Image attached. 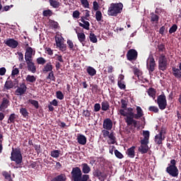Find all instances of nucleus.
Here are the masks:
<instances>
[{"label": "nucleus", "instance_id": "nucleus-33", "mask_svg": "<svg viewBox=\"0 0 181 181\" xmlns=\"http://www.w3.org/2000/svg\"><path fill=\"white\" fill-rule=\"evenodd\" d=\"M66 175H64V174H61L54 177L52 181H66Z\"/></svg>", "mask_w": 181, "mask_h": 181}, {"label": "nucleus", "instance_id": "nucleus-32", "mask_svg": "<svg viewBox=\"0 0 181 181\" xmlns=\"http://www.w3.org/2000/svg\"><path fill=\"white\" fill-rule=\"evenodd\" d=\"M95 20L98 21V22H100V21H103V14L101 13L100 11H96V13L95 14Z\"/></svg>", "mask_w": 181, "mask_h": 181}, {"label": "nucleus", "instance_id": "nucleus-59", "mask_svg": "<svg viewBox=\"0 0 181 181\" xmlns=\"http://www.w3.org/2000/svg\"><path fill=\"white\" fill-rule=\"evenodd\" d=\"M51 26L52 28H54V29H57V28H59V23L54 21L51 23Z\"/></svg>", "mask_w": 181, "mask_h": 181}, {"label": "nucleus", "instance_id": "nucleus-40", "mask_svg": "<svg viewBox=\"0 0 181 181\" xmlns=\"http://www.w3.org/2000/svg\"><path fill=\"white\" fill-rule=\"evenodd\" d=\"M80 2L86 9L89 8L90 4L88 0H80Z\"/></svg>", "mask_w": 181, "mask_h": 181}, {"label": "nucleus", "instance_id": "nucleus-47", "mask_svg": "<svg viewBox=\"0 0 181 181\" xmlns=\"http://www.w3.org/2000/svg\"><path fill=\"white\" fill-rule=\"evenodd\" d=\"M5 88L6 90H11V88H13V84L11 81H6Z\"/></svg>", "mask_w": 181, "mask_h": 181}, {"label": "nucleus", "instance_id": "nucleus-61", "mask_svg": "<svg viewBox=\"0 0 181 181\" xmlns=\"http://www.w3.org/2000/svg\"><path fill=\"white\" fill-rule=\"evenodd\" d=\"M5 73H6V69L5 67L0 68V76H5Z\"/></svg>", "mask_w": 181, "mask_h": 181}, {"label": "nucleus", "instance_id": "nucleus-39", "mask_svg": "<svg viewBox=\"0 0 181 181\" xmlns=\"http://www.w3.org/2000/svg\"><path fill=\"white\" fill-rule=\"evenodd\" d=\"M178 26L176 24H173V26H171L169 28V33L172 35V33H175L177 30Z\"/></svg>", "mask_w": 181, "mask_h": 181}, {"label": "nucleus", "instance_id": "nucleus-4", "mask_svg": "<svg viewBox=\"0 0 181 181\" xmlns=\"http://www.w3.org/2000/svg\"><path fill=\"white\" fill-rule=\"evenodd\" d=\"M166 173H168L170 176L173 177H177L179 175V170L176 166V160H171L170 164H168V167L166 168Z\"/></svg>", "mask_w": 181, "mask_h": 181}, {"label": "nucleus", "instance_id": "nucleus-22", "mask_svg": "<svg viewBox=\"0 0 181 181\" xmlns=\"http://www.w3.org/2000/svg\"><path fill=\"white\" fill-rule=\"evenodd\" d=\"M173 74L177 78H181V70L175 66L172 67Z\"/></svg>", "mask_w": 181, "mask_h": 181}, {"label": "nucleus", "instance_id": "nucleus-23", "mask_svg": "<svg viewBox=\"0 0 181 181\" xmlns=\"http://www.w3.org/2000/svg\"><path fill=\"white\" fill-rule=\"evenodd\" d=\"M86 71L90 76H94L97 74V71L92 66H88Z\"/></svg>", "mask_w": 181, "mask_h": 181}, {"label": "nucleus", "instance_id": "nucleus-50", "mask_svg": "<svg viewBox=\"0 0 181 181\" xmlns=\"http://www.w3.org/2000/svg\"><path fill=\"white\" fill-rule=\"evenodd\" d=\"M115 154L116 158H117L119 159H122L124 158L123 155L117 149L115 150Z\"/></svg>", "mask_w": 181, "mask_h": 181}, {"label": "nucleus", "instance_id": "nucleus-56", "mask_svg": "<svg viewBox=\"0 0 181 181\" xmlns=\"http://www.w3.org/2000/svg\"><path fill=\"white\" fill-rule=\"evenodd\" d=\"M100 109H102V107L99 103L95 104V106H94L95 112H98V111H100Z\"/></svg>", "mask_w": 181, "mask_h": 181}, {"label": "nucleus", "instance_id": "nucleus-48", "mask_svg": "<svg viewBox=\"0 0 181 181\" xmlns=\"http://www.w3.org/2000/svg\"><path fill=\"white\" fill-rule=\"evenodd\" d=\"M37 64H46V59L43 57H38L37 59Z\"/></svg>", "mask_w": 181, "mask_h": 181}, {"label": "nucleus", "instance_id": "nucleus-10", "mask_svg": "<svg viewBox=\"0 0 181 181\" xmlns=\"http://www.w3.org/2000/svg\"><path fill=\"white\" fill-rule=\"evenodd\" d=\"M157 64L153 56H150L146 62V68L149 73L155 71Z\"/></svg>", "mask_w": 181, "mask_h": 181}, {"label": "nucleus", "instance_id": "nucleus-60", "mask_svg": "<svg viewBox=\"0 0 181 181\" xmlns=\"http://www.w3.org/2000/svg\"><path fill=\"white\" fill-rule=\"evenodd\" d=\"M98 2L95 1H93V9L95 11H98Z\"/></svg>", "mask_w": 181, "mask_h": 181}, {"label": "nucleus", "instance_id": "nucleus-25", "mask_svg": "<svg viewBox=\"0 0 181 181\" xmlns=\"http://www.w3.org/2000/svg\"><path fill=\"white\" fill-rule=\"evenodd\" d=\"M108 138L110 139V143L108 141L109 144H115L116 143V137L114 132H111L109 134Z\"/></svg>", "mask_w": 181, "mask_h": 181}, {"label": "nucleus", "instance_id": "nucleus-52", "mask_svg": "<svg viewBox=\"0 0 181 181\" xmlns=\"http://www.w3.org/2000/svg\"><path fill=\"white\" fill-rule=\"evenodd\" d=\"M110 130H107L106 129H103L102 130V135L104 138H106V137H109L110 136Z\"/></svg>", "mask_w": 181, "mask_h": 181}, {"label": "nucleus", "instance_id": "nucleus-46", "mask_svg": "<svg viewBox=\"0 0 181 181\" xmlns=\"http://www.w3.org/2000/svg\"><path fill=\"white\" fill-rule=\"evenodd\" d=\"M148 111L154 112V113H158L159 111V109L158 108L157 106H150L148 107Z\"/></svg>", "mask_w": 181, "mask_h": 181}, {"label": "nucleus", "instance_id": "nucleus-17", "mask_svg": "<svg viewBox=\"0 0 181 181\" xmlns=\"http://www.w3.org/2000/svg\"><path fill=\"white\" fill-rule=\"evenodd\" d=\"M76 33L79 42L82 45L83 47L86 46V35L84 33H78L76 31Z\"/></svg>", "mask_w": 181, "mask_h": 181}, {"label": "nucleus", "instance_id": "nucleus-14", "mask_svg": "<svg viewBox=\"0 0 181 181\" xmlns=\"http://www.w3.org/2000/svg\"><path fill=\"white\" fill-rule=\"evenodd\" d=\"M25 62L27 64L28 71L35 74V73L37 71V69L36 65H35V62H33V59L25 61Z\"/></svg>", "mask_w": 181, "mask_h": 181}, {"label": "nucleus", "instance_id": "nucleus-55", "mask_svg": "<svg viewBox=\"0 0 181 181\" xmlns=\"http://www.w3.org/2000/svg\"><path fill=\"white\" fill-rule=\"evenodd\" d=\"M19 74V69L18 68H13L11 72L13 76H18Z\"/></svg>", "mask_w": 181, "mask_h": 181}, {"label": "nucleus", "instance_id": "nucleus-57", "mask_svg": "<svg viewBox=\"0 0 181 181\" xmlns=\"http://www.w3.org/2000/svg\"><path fill=\"white\" fill-rule=\"evenodd\" d=\"M45 52L49 56H52V54H53V50H52V48H50V47H46L45 48Z\"/></svg>", "mask_w": 181, "mask_h": 181}, {"label": "nucleus", "instance_id": "nucleus-42", "mask_svg": "<svg viewBox=\"0 0 181 181\" xmlns=\"http://www.w3.org/2000/svg\"><path fill=\"white\" fill-rule=\"evenodd\" d=\"M42 15L43 16H45V17L52 16V15H53V12L50 9L45 10L42 12Z\"/></svg>", "mask_w": 181, "mask_h": 181}, {"label": "nucleus", "instance_id": "nucleus-44", "mask_svg": "<svg viewBox=\"0 0 181 181\" xmlns=\"http://www.w3.org/2000/svg\"><path fill=\"white\" fill-rule=\"evenodd\" d=\"M117 86L122 90H124L127 88L125 81H117Z\"/></svg>", "mask_w": 181, "mask_h": 181}, {"label": "nucleus", "instance_id": "nucleus-34", "mask_svg": "<svg viewBox=\"0 0 181 181\" xmlns=\"http://www.w3.org/2000/svg\"><path fill=\"white\" fill-rule=\"evenodd\" d=\"M49 4L52 8H59L60 3L57 0H49Z\"/></svg>", "mask_w": 181, "mask_h": 181}, {"label": "nucleus", "instance_id": "nucleus-53", "mask_svg": "<svg viewBox=\"0 0 181 181\" xmlns=\"http://www.w3.org/2000/svg\"><path fill=\"white\" fill-rule=\"evenodd\" d=\"M158 49L160 52H164L165 50H166V48L165 47L164 44H159L158 45Z\"/></svg>", "mask_w": 181, "mask_h": 181}, {"label": "nucleus", "instance_id": "nucleus-15", "mask_svg": "<svg viewBox=\"0 0 181 181\" xmlns=\"http://www.w3.org/2000/svg\"><path fill=\"white\" fill-rule=\"evenodd\" d=\"M33 56V48L31 47H28L25 49V62H29V60H33L32 59Z\"/></svg>", "mask_w": 181, "mask_h": 181}, {"label": "nucleus", "instance_id": "nucleus-16", "mask_svg": "<svg viewBox=\"0 0 181 181\" xmlns=\"http://www.w3.org/2000/svg\"><path fill=\"white\" fill-rule=\"evenodd\" d=\"M113 127L112 121L110 119H106L103 122V127L107 131H111Z\"/></svg>", "mask_w": 181, "mask_h": 181}, {"label": "nucleus", "instance_id": "nucleus-62", "mask_svg": "<svg viewBox=\"0 0 181 181\" xmlns=\"http://www.w3.org/2000/svg\"><path fill=\"white\" fill-rule=\"evenodd\" d=\"M125 111H127V114H134V109L132 107H127Z\"/></svg>", "mask_w": 181, "mask_h": 181}, {"label": "nucleus", "instance_id": "nucleus-63", "mask_svg": "<svg viewBox=\"0 0 181 181\" xmlns=\"http://www.w3.org/2000/svg\"><path fill=\"white\" fill-rule=\"evenodd\" d=\"M17 54L18 55V60L23 62V54L22 52H17Z\"/></svg>", "mask_w": 181, "mask_h": 181}, {"label": "nucleus", "instance_id": "nucleus-58", "mask_svg": "<svg viewBox=\"0 0 181 181\" xmlns=\"http://www.w3.org/2000/svg\"><path fill=\"white\" fill-rule=\"evenodd\" d=\"M3 176H4L5 179H6V180H8V181L11 180V175H9V173L5 172L3 173Z\"/></svg>", "mask_w": 181, "mask_h": 181}, {"label": "nucleus", "instance_id": "nucleus-64", "mask_svg": "<svg viewBox=\"0 0 181 181\" xmlns=\"http://www.w3.org/2000/svg\"><path fill=\"white\" fill-rule=\"evenodd\" d=\"M136 112L137 114H143L142 108L140 106L136 107Z\"/></svg>", "mask_w": 181, "mask_h": 181}, {"label": "nucleus", "instance_id": "nucleus-24", "mask_svg": "<svg viewBox=\"0 0 181 181\" xmlns=\"http://www.w3.org/2000/svg\"><path fill=\"white\" fill-rule=\"evenodd\" d=\"M53 66H52V64L47 63L43 68L42 71L43 73L46 74L49 71H53Z\"/></svg>", "mask_w": 181, "mask_h": 181}, {"label": "nucleus", "instance_id": "nucleus-49", "mask_svg": "<svg viewBox=\"0 0 181 181\" xmlns=\"http://www.w3.org/2000/svg\"><path fill=\"white\" fill-rule=\"evenodd\" d=\"M29 103L32 104V105L35 106V108H39V102L35 100H29Z\"/></svg>", "mask_w": 181, "mask_h": 181}, {"label": "nucleus", "instance_id": "nucleus-37", "mask_svg": "<svg viewBox=\"0 0 181 181\" xmlns=\"http://www.w3.org/2000/svg\"><path fill=\"white\" fill-rule=\"evenodd\" d=\"M51 156L52 158H59L60 156V151L54 150V151H51Z\"/></svg>", "mask_w": 181, "mask_h": 181}, {"label": "nucleus", "instance_id": "nucleus-26", "mask_svg": "<svg viewBox=\"0 0 181 181\" xmlns=\"http://www.w3.org/2000/svg\"><path fill=\"white\" fill-rule=\"evenodd\" d=\"M147 93L150 97H152L153 98H156V90L153 88H150L148 89Z\"/></svg>", "mask_w": 181, "mask_h": 181}, {"label": "nucleus", "instance_id": "nucleus-19", "mask_svg": "<svg viewBox=\"0 0 181 181\" xmlns=\"http://www.w3.org/2000/svg\"><path fill=\"white\" fill-rule=\"evenodd\" d=\"M8 105H9V100L6 98H4L2 103L0 105V110L1 111H4V110H6V108H8Z\"/></svg>", "mask_w": 181, "mask_h": 181}, {"label": "nucleus", "instance_id": "nucleus-27", "mask_svg": "<svg viewBox=\"0 0 181 181\" xmlns=\"http://www.w3.org/2000/svg\"><path fill=\"white\" fill-rule=\"evenodd\" d=\"M27 83H36V76L33 75H28L25 78Z\"/></svg>", "mask_w": 181, "mask_h": 181}, {"label": "nucleus", "instance_id": "nucleus-12", "mask_svg": "<svg viewBox=\"0 0 181 181\" xmlns=\"http://www.w3.org/2000/svg\"><path fill=\"white\" fill-rule=\"evenodd\" d=\"M4 43L8 47H11V49H16L19 45V42L13 38H8L4 40Z\"/></svg>", "mask_w": 181, "mask_h": 181}, {"label": "nucleus", "instance_id": "nucleus-30", "mask_svg": "<svg viewBox=\"0 0 181 181\" xmlns=\"http://www.w3.org/2000/svg\"><path fill=\"white\" fill-rule=\"evenodd\" d=\"M89 39L92 43H97L98 42L97 36L92 32L89 33Z\"/></svg>", "mask_w": 181, "mask_h": 181}, {"label": "nucleus", "instance_id": "nucleus-41", "mask_svg": "<svg viewBox=\"0 0 181 181\" xmlns=\"http://www.w3.org/2000/svg\"><path fill=\"white\" fill-rule=\"evenodd\" d=\"M2 141H4V134H2L0 128V153H2V151L4 149V146H2Z\"/></svg>", "mask_w": 181, "mask_h": 181}, {"label": "nucleus", "instance_id": "nucleus-9", "mask_svg": "<svg viewBox=\"0 0 181 181\" xmlns=\"http://www.w3.org/2000/svg\"><path fill=\"white\" fill-rule=\"evenodd\" d=\"M157 104L161 110L166 109L167 107V100L166 95L164 93H162L157 98Z\"/></svg>", "mask_w": 181, "mask_h": 181}, {"label": "nucleus", "instance_id": "nucleus-54", "mask_svg": "<svg viewBox=\"0 0 181 181\" xmlns=\"http://www.w3.org/2000/svg\"><path fill=\"white\" fill-rule=\"evenodd\" d=\"M57 98L59 100H63L64 98V95H63V93L62 91L59 90L57 92Z\"/></svg>", "mask_w": 181, "mask_h": 181}, {"label": "nucleus", "instance_id": "nucleus-29", "mask_svg": "<svg viewBox=\"0 0 181 181\" xmlns=\"http://www.w3.org/2000/svg\"><path fill=\"white\" fill-rule=\"evenodd\" d=\"M79 23V26L83 28V29H86L87 30H90V24L88 21H85L83 23Z\"/></svg>", "mask_w": 181, "mask_h": 181}, {"label": "nucleus", "instance_id": "nucleus-1", "mask_svg": "<svg viewBox=\"0 0 181 181\" xmlns=\"http://www.w3.org/2000/svg\"><path fill=\"white\" fill-rule=\"evenodd\" d=\"M81 168L82 171L79 168H74L72 169L71 175L74 181L89 180L90 175H88V174L91 172L90 165L88 163H82Z\"/></svg>", "mask_w": 181, "mask_h": 181}, {"label": "nucleus", "instance_id": "nucleus-6", "mask_svg": "<svg viewBox=\"0 0 181 181\" xmlns=\"http://www.w3.org/2000/svg\"><path fill=\"white\" fill-rule=\"evenodd\" d=\"M168 68V59L164 54H161L158 57V69L165 71Z\"/></svg>", "mask_w": 181, "mask_h": 181}, {"label": "nucleus", "instance_id": "nucleus-18", "mask_svg": "<svg viewBox=\"0 0 181 181\" xmlns=\"http://www.w3.org/2000/svg\"><path fill=\"white\" fill-rule=\"evenodd\" d=\"M136 148V146H132L131 148H129L127 151V154L128 157L130 158H134L136 153H135V149Z\"/></svg>", "mask_w": 181, "mask_h": 181}, {"label": "nucleus", "instance_id": "nucleus-21", "mask_svg": "<svg viewBox=\"0 0 181 181\" xmlns=\"http://www.w3.org/2000/svg\"><path fill=\"white\" fill-rule=\"evenodd\" d=\"M93 175L98 177L100 181H103L105 177L104 174L98 169L95 170Z\"/></svg>", "mask_w": 181, "mask_h": 181}, {"label": "nucleus", "instance_id": "nucleus-3", "mask_svg": "<svg viewBox=\"0 0 181 181\" xmlns=\"http://www.w3.org/2000/svg\"><path fill=\"white\" fill-rule=\"evenodd\" d=\"M122 3H111L107 11V14L110 16H117L122 13Z\"/></svg>", "mask_w": 181, "mask_h": 181}, {"label": "nucleus", "instance_id": "nucleus-20", "mask_svg": "<svg viewBox=\"0 0 181 181\" xmlns=\"http://www.w3.org/2000/svg\"><path fill=\"white\" fill-rule=\"evenodd\" d=\"M77 141L80 145H86L87 143V138L82 134H80L77 137Z\"/></svg>", "mask_w": 181, "mask_h": 181}, {"label": "nucleus", "instance_id": "nucleus-28", "mask_svg": "<svg viewBox=\"0 0 181 181\" xmlns=\"http://www.w3.org/2000/svg\"><path fill=\"white\" fill-rule=\"evenodd\" d=\"M101 105H102L101 109L103 111H107L110 108V104L107 102V100H103V102H102L101 103Z\"/></svg>", "mask_w": 181, "mask_h": 181}, {"label": "nucleus", "instance_id": "nucleus-11", "mask_svg": "<svg viewBox=\"0 0 181 181\" xmlns=\"http://www.w3.org/2000/svg\"><path fill=\"white\" fill-rule=\"evenodd\" d=\"M138 57V52L136 49H131L127 51V59L129 62L136 61Z\"/></svg>", "mask_w": 181, "mask_h": 181}, {"label": "nucleus", "instance_id": "nucleus-5", "mask_svg": "<svg viewBox=\"0 0 181 181\" xmlns=\"http://www.w3.org/2000/svg\"><path fill=\"white\" fill-rule=\"evenodd\" d=\"M11 160H13L14 162H16L17 165L22 163V153H21V149L13 148L11 152Z\"/></svg>", "mask_w": 181, "mask_h": 181}, {"label": "nucleus", "instance_id": "nucleus-43", "mask_svg": "<svg viewBox=\"0 0 181 181\" xmlns=\"http://www.w3.org/2000/svg\"><path fill=\"white\" fill-rule=\"evenodd\" d=\"M121 108L122 109H124V110H127V105H128V102L127 100H124V99H121Z\"/></svg>", "mask_w": 181, "mask_h": 181}, {"label": "nucleus", "instance_id": "nucleus-51", "mask_svg": "<svg viewBox=\"0 0 181 181\" xmlns=\"http://www.w3.org/2000/svg\"><path fill=\"white\" fill-rule=\"evenodd\" d=\"M15 119H16V115L11 114L8 119V124H11V122H15Z\"/></svg>", "mask_w": 181, "mask_h": 181}, {"label": "nucleus", "instance_id": "nucleus-7", "mask_svg": "<svg viewBox=\"0 0 181 181\" xmlns=\"http://www.w3.org/2000/svg\"><path fill=\"white\" fill-rule=\"evenodd\" d=\"M122 116L125 117L124 120L127 126L133 125L134 128L137 127V122L134 119V114H122Z\"/></svg>", "mask_w": 181, "mask_h": 181}, {"label": "nucleus", "instance_id": "nucleus-2", "mask_svg": "<svg viewBox=\"0 0 181 181\" xmlns=\"http://www.w3.org/2000/svg\"><path fill=\"white\" fill-rule=\"evenodd\" d=\"M144 138H141L140 146L139 147V152L141 154L147 153L150 149L148 144L150 143L151 133L149 131H143Z\"/></svg>", "mask_w": 181, "mask_h": 181}, {"label": "nucleus", "instance_id": "nucleus-35", "mask_svg": "<svg viewBox=\"0 0 181 181\" xmlns=\"http://www.w3.org/2000/svg\"><path fill=\"white\" fill-rule=\"evenodd\" d=\"M159 21V16L153 13H151V21L158 23Z\"/></svg>", "mask_w": 181, "mask_h": 181}, {"label": "nucleus", "instance_id": "nucleus-38", "mask_svg": "<svg viewBox=\"0 0 181 181\" xmlns=\"http://www.w3.org/2000/svg\"><path fill=\"white\" fill-rule=\"evenodd\" d=\"M62 37H55V41H56V44L57 47H62V46H63V44L62 43Z\"/></svg>", "mask_w": 181, "mask_h": 181}, {"label": "nucleus", "instance_id": "nucleus-13", "mask_svg": "<svg viewBox=\"0 0 181 181\" xmlns=\"http://www.w3.org/2000/svg\"><path fill=\"white\" fill-rule=\"evenodd\" d=\"M27 90L28 87L25 83H20V86L16 90V95H23V94H25Z\"/></svg>", "mask_w": 181, "mask_h": 181}, {"label": "nucleus", "instance_id": "nucleus-36", "mask_svg": "<svg viewBox=\"0 0 181 181\" xmlns=\"http://www.w3.org/2000/svg\"><path fill=\"white\" fill-rule=\"evenodd\" d=\"M47 80H49V81H56V77H54L53 71L49 73L48 76H47Z\"/></svg>", "mask_w": 181, "mask_h": 181}, {"label": "nucleus", "instance_id": "nucleus-8", "mask_svg": "<svg viewBox=\"0 0 181 181\" xmlns=\"http://www.w3.org/2000/svg\"><path fill=\"white\" fill-rule=\"evenodd\" d=\"M165 134H166V129H165L164 127H161L159 134L155 136V143L158 146L162 145L163 141H165V138H166V136H165Z\"/></svg>", "mask_w": 181, "mask_h": 181}, {"label": "nucleus", "instance_id": "nucleus-31", "mask_svg": "<svg viewBox=\"0 0 181 181\" xmlns=\"http://www.w3.org/2000/svg\"><path fill=\"white\" fill-rule=\"evenodd\" d=\"M133 73H134V75L137 76L139 78L140 76H143V71H141V70L139 69V68H134L133 69Z\"/></svg>", "mask_w": 181, "mask_h": 181}, {"label": "nucleus", "instance_id": "nucleus-45", "mask_svg": "<svg viewBox=\"0 0 181 181\" xmlns=\"http://www.w3.org/2000/svg\"><path fill=\"white\" fill-rule=\"evenodd\" d=\"M80 15H81L80 11H78V10H76V11H73L72 17H73V18H74V19H78Z\"/></svg>", "mask_w": 181, "mask_h": 181}]
</instances>
